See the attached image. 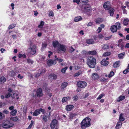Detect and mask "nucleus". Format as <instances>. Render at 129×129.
Returning a JSON list of instances; mask_svg holds the SVG:
<instances>
[{"label": "nucleus", "mask_w": 129, "mask_h": 129, "mask_svg": "<svg viewBox=\"0 0 129 129\" xmlns=\"http://www.w3.org/2000/svg\"><path fill=\"white\" fill-rule=\"evenodd\" d=\"M96 62L95 58L93 56H90L87 59V64L89 67L93 68L95 66Z\"/></svg>", "instance_id": "obj_1"}, {"label": "nucleus", "mask_w": 129, "mask_h": 129, "mask_svg": "<svg viewBox=\"0 0 129 129\" xmlns=\"http://www.w3.org/2000/svg\"><path fill=\"white\" fill-rule=\"evenodd\" d=\"M11 121H4L2 124V126L4 128H8L12 127L14 124Z\"/></svg>", "instance_id": "obj_2"}, {"label": "nucleus", "mask_w": 129, "mask_h": 129, "mask_svg": "<svg viewBox=\"0 0 129 129\" xmlns=\"http://www.w3.org/2000/svg\"><path fill=\"white\" fill-rule=\"evenodd\" d=\"M91 9L90 6L87 5H83L82 7V10L84 12H89Z\"/></svg>", "instance_id": "obj_3"}, {"label": "nucleus", "mask_w": 129, "mask_h": 129, "mask_svg": "<svg viewBox=\"0 0 129 129\" xmlns=\"http://www.w3.org/2000/svg\"><path fill=\"white\" fill-rule=\"evenodd\" d=\"M81 124V128L84 129L89 126L91 124L90 121H82Z\"/></svg>", "instance_id": "obj_4"}, {"label": "nucleus", "mask_w": 129, "mask_h": 129, "mask_svg": "<svg viewBox=\"0 0 129 129\" xmlns=\"http://www.w3.org/2000/svg\"><path fill=\"white\" fill-rule=\"evenodd\" d=\"M77 84L78 87L83 88L86 86L87 83L85 81H80L77 83Z\"/></svg>", "instance_id": "obj_5"}, {"label": "nucleus", "mask_w": 129, "mask_h": 129, "mask_svg": "<svg viewBox=\"0 0 129 129\" xmlns=\"http://www.w3.org/2000/svg\"><path fill=\"white\" fill-rule=\"evenodd\" d=\"M29 49L30 50V54L33 55L36 52V47L35 45H34L32 46V47H30L29 48Z\"/></svg>", "instance_id": "obj_6"}, {"label": "nucleus", "mask_w": 129, "mask_h": 129, "mask_svg": "<svg viewBox=\"0 0 129 129\" xmlns=\"http://www.w3.org/2000/svg\"><path fill=\"white\" fill-rule=\"evenodd\" d=\"M56 63V59L52 60L51 59L48 60L47 62V65L49 67L52 66V64H55Z\"/></svg>", "instance_id": "obj_7"}, {"label": "nucleus", "mask_w": 129, "mask_h": 129, "mask_svg": "<svg viewBox=\"0 0 129 129\" xmlns=\"http://www.w3.org/2000/svg\"><path fill=\"white\" fill-rule=\"evenodd\" d=\"M36 94L37 96L39 97H41L43 96L42 90L41 88H39L37 89L36 91Z\"/></svg>", "instance_id": "obj_8"}, {"label": "nucleus", "mask_w": 129, "mask_h": 129, "mask_svg": "<svg viewBox=\"0 0 129 129\" xmlns=\"http://www.w3.org/2000/svg\"><path fill=\"white\" fill-rule=\"evenodd\" d=\"M103 7L106 10H109L110 8V2H107L105 3L104 4Z\"/></svg>", "instance_id": "obj_9"}, {"label": "nucleus", "mask_w": 129, "mask_h": 129, "mask_svg": "<svg viewBox=\"0 0 129 129\" xmlns=\"http://www.w3.org/2000/svg\"><path fill=\"white\" fill-rule=\"evenodd\" d=\"M66 49L64 45L60 44L58 47L57 50L58 51H62L64 52L66 51Z\"/></svg>", "instance_id": "obj_10"}, {"label": "nucleus", "mask_w": 129, "mask_h": 129, "mask_svg": "<svg viewBox=\"0 0 129 129\" xmlns=\"http://www.w3.org/2000/svg\"><path fill=\"white\" fill-rule=\"evenodd\" d=\"M49 78L52 80H55L57 78V76L54 74H52L48 76Z\"/></svg>", "instance_id": "obj_11"}, {"label": "nucleus", "mask_w": 129, "mask_h": 129, "mask_svg": "<svg viewBox=\"0 0 129 129\" xmlns=\"http://www.w3.org/2000/svg\"><path fill=\"white\" fill-rule=\"evenodd\" d=\"M92 79L94 80L99 79V77L97 73H94L92 74Z\"/></svg>", "instance_id": "obj_12"}, {"label": "nucleus", "mask_w": 129, "mask_h": 129, "mask_svg": "<svg viewBox=\"0 0 129 129\" xmlns=\"http://www.w3.org/2000/svg\"><path fill=\"white\" fill-rule=\"evenodd\" d=\"M110 29L111 31L113 33L116 32L117 29V25H114L112 26Z\"/></svg>", "instance_id": "obj_13"}, {"label": "nucleus", "mask_w": 129, "mask_h": 129, "mask_svg": "<svg viewBox=\"0 0 129 129\" xmlns=\"http://www.w3.org/2000/svg\"><path fill=\"white\" fill-rule=\"evenodd\" d=\"M57 124L56 121H52L50 124L51 127L52 129L54 128Z\"/></svg>", "instance_id": "obj_14"}, {"label": "nucleus", "mask_w": 129, "mask_h": 129, "mask_svg": "<svg viewBox=\"0 0 129 129\" xmlns=\"http://www.w3.org/2000/svg\"><path fill=\"white\" fill-rule=\"evenodd\" d=\"M52 44L54 48L56 47H58L60 45L59 43L56 41H54Z\"/></svg>", "instance_id": "obj_15"}, {"label": "nucleus", "mask_w": 129, "mask_h": 129, "mask_svg": "<svg viewBox=\"0 0 129 129\" xmlns=\"http://www.w3.org/2000/svg\"><path fill=\"white\" fill-rule=\"evenodd\" d=\"M101 64L104 66L107 65L109 63V62L105 59H103L101 62Z\"/></svg>", "instance_id": "obj_16"}, {"label": "nucleus", "mask_w": 129, "mask_h": 129, "mask_svg": "<svg viewBox=\"0 0 129 129\" xmlns=\"http://www.w3.org/2000/svg\"><path fill=\"white\" fill-rule=\"evenodd\" d=\"M74 107V106L72 105H67L66 107V109L67 111H70Z\"/></svg>", "instance_id": "obj_17"}, {"label": "nucleus", "mask_w": 129, "mask_h": 129, "mask_svg": "<svg viewBox=\"0 0 129 129\" xmlns=\"http://www.w3.org/2000/svg\"><path fill=\"white\" fill-rule=\"evenodd\" d=\"M122 125V123L121 121H118L115 127V128L116 129H119L121 126Z\"/></svg>", "instance_id": "obj_18"}, {"label": "nucleus", "mask_w": 129, "mask_h": 129, "mask_svg": "<svg viewBox=\"0 0 129 129\" xmlns=\"http://www.w3.org/2000/svg\"><path fill=\"white\" fill-rule=\"evenodd\" d=\"M6 81V79L4 77L2 76L0 78V84H3Z\"/></svg>", "instance_id": "obj_19"}, {"label": "nucleus", "mask_w": 129, "mask_h": 129, "mask_svg": "<svg viewBox=\"0 0 129 129\" xmlns=\"http://www.w3.org/2000/svg\"><path fill=\"white\" fill-rule=\"evenodd\" d=\"M86 43L88 44H94V42L92 39H89L86 40Z\"/></svg>", "instance_id": "obj_20"}, {"label": "nucleus", "mask_w": 129, "mask_h": 129, "mask_svg": "<svg viewBox=\"0 0 129 129\" xmlns=\"http://www.w3.org/2000/svg\"><path fill=\"white\" fill-rule=\"evenodd\" d=\"M40 114V110L39 109H38L35 111L33 115L34 116H37Z\"/></svg>", "instance_id": "obj_21"}, {"label": "nucleus", "mask_w": 129, "mask_h": 129, "mask_svg": "<svg viewBox=\"0 0 129 129\" xmlns=\"http://www.w3.org/2000/svg\"><path fill=\"white\" fill-rule=\"evenodd\" d=\"M109 10V11L110 14V16H112L114 13V9L112 8H110Z\"/></svg>", "instance_id": "obj_22"}, {"label": "nucleus", "mask_w": 129, "mask_h": 129, "mask_svg": "<svg viewBox=\"0 0 129 129\" xmlns=\"http://www.w3.org/2000/svg\"><path fill=\"white\" fill-rule=\"evenodd\" d=\"M8 73L9 75L12 77L14 76L15 74V73L12 70L10 71Z\"/></svg>", "instance_id": "obj_23"}, {"label": "nucleus", "mask_w": 129, "mask_h": 129, "mask_svg": "<svg viewBox=\"0 0 129 129\" xmlns=\"http://www.w3.org/2000/svg\"><path fill=\"white\" fill-rule=\"evenodd\" d=\"M125 98L124 96H120L118 98L117 100V101L118 102H120L124 99Z\"/></svg>", "instance_id": "obj_24"}, {"label": "nucleus", "mask_w": 129, "mask_h": 129, "mask_svg": "<svg viewBox=\"0 0 129 129\" xmlns=\"http://www.w3.org/2000/svg\"><path fill=\"white\" fill-rule=\"evenodd\" d=\"M17 112V110L16 109H13L10 113V114L12 116L16 115Z\"/></svg>", "instance_id": "obj_25"}, {"label": "nucleus", "mask_w": 129, "mask_h": 129, "mask_svg": "<svg viewBox=\"0 0 129 129\" xmlns=\"http://www.w3.org/2000/svg\"><path fill=\"white\" fill-rule=\"evenodd\" d=\"M82 19V18L80 16H78L75 18L74 20L75 22H76L81 20Z\"/></svg>", "instance_id": "obj_26"}, {"label": "nucleus", "mask_w": 129, "mask_h": 129, "mask_svg": "<svg viewBox=\"0 0 129 129\" xmlns=\"http://www.w3.org/2000/svg\"><path fill=\"white\" fill-rule=\"evenodd\" d=\"M128 22H129V20L127 18L125 19L123 21V24L125 25H127L128 24Z\"/></svg>", "instance_id": "obj_27"}, {"label": "nucleus", "mask_w": 129, "mask_h": 129, "mask_svg": "<svg viewBox=\"0 0 129 129\" xmlns=\"http://www.w3.org/2000/svg\"><path fill=\"white\" fill-rule=\"evenodd\" d=\"M119 120L120 121H124L125 120L123 114L122 113L120 115Z\"/></svg>", "instance_id": "obj_28"}, {"label": "nucleus", "mask_w": 129, "mask_h": 129, "mask_svg": "<svg viewBox=\"0 0 129 129\" xmlns=\"http://www.w3.org/2000/svg\"><path fill=\"white\" fill-rule=\"evenodd\" d=\"M70 99V98L68 96L64 97L62 99V102L64 103L66 102L68 100Z\"/></svg>", "instance_id": "obj_29"}, {"label": "nucleus", "mask_w": 129, "mask_h": 129, "mask_svg": "<svg viewBox=\"0 0 129 129\" xmlns=\"http://www.w3.org/2000/svg\"><path fill=\"white\" fill-rule=\"evenodd\" d=\"M103 20V19L102 18H98L96 20L95 22L96 23H99L102 22Z\"/></svg>", "instance_id": "obj_30"}, {"label": "nucleus", "mask_w": 129, "mask_h": 129, "mask_svg": "<svg viewBox=\"0 0 129 129\" xmlns=\"http://www.w3.org/2000/svg\"><path fill=\"white\" fill-rule=\"evenodd\" d=\"M68 83L66 82H64L61 85V88L64 89L67 86Z\"/></svg>", "instance_id": "obj_31"}, {"label": "nucleus", "mask_w": 129, "mask_h": 129, "mask_svg": "<svg viewBox=\"0 0 129 129\" xmlns=\"http://www.w3.org/2000/svg\"><path fill=\"white\" fill-rule=\"evenodd\" d=\"M88 53L91 55H94L96 54V52L95 50H93L89 52Z\"/></svg>", "instance_id": "obj_32"}, {"label": "nucleus", "mask_w": 129, "mask_h": 129, "mask_svg": "<svg viewBox=\"0 0 129 129\" xmlns=\"http://www.w3.org/2000/svg\"><path fill=\"white\" fill-rule=\"evenodd\" d=\"M125 53L123 52L120 54H119L118 57L119 58L122 59L123 58V56L124 55Z\"/></svg>", "instance_id": "obj_33"}, {"label": "nucleus", "mask_w": 129, "mask_h": 129, "mask_svg": "<svg viewBox=\"0 0 129 129\" xmlns=\"http://www.w3.org/2000/svg\"><path fill=\"white\" fill-rule=\"evenodd\" d=\"M119 63V61H117L115 62L113 64L114 67L117 68L118 67Z\"/></svg>", "instance_id": "obj_34"}, {"label": "nucleus", "mask_w": 129, "mask_h": 129, "mask_svg": "<svg viewBox=\"0 0 129 129\" xmlns=\"http://www.w3.org/2000/svg\"><path fill=\"white\" fill-rule=\"evenodd\" d=\"M111 53L110 52H106L104 53L103 55L104 56H106L110 55Z\"/></svg>", "instance_id": "obj_35"}, {"label": "nucleus", "mask_w": 129, "mask_h": 129, "mask_svg": "<svg viewBox=\"0 0 129 129\" xmlns=\"http://www.w3.org/2000/svg\"><path fill=\"white\" fill-rule=\"evenodd\" d=\"M44 24V22L43 21H41V22L40 24L38 26V27L40 28H42Z\"/></svg>", "instance_id": "obj_36"}, {"label": "nucleus", "mask_w": 129, "mask_h": 129, "mask_svg": "<svg viewBox=\"0 0 129 129\" xmlns=\"http://www.w3.org/2000/svg\"><path fill=\"white\" fill-rule=\"evenodd\" d=\"M11 120H12L13 121H17L18 120V118L17 116L11 117L10 118Z\"/></svg>", "instance_id": "obj_37"}, {"label": "nucleus", "mask_w": 129, "mask_h": 129, "mask_svg": "<svg viewBox=\"0 0 129 129\" xmlns=\"http://www.w3.org/2000/svg\"><path fill=\"white\" fill-rule=\"evenodd\" d=\"M76 115V114L71 113L70 115V118L71 119H72Z\"/></svg>", "instance_id": "obj_38"}, {"label": "nucleus", "mask_w": 129, "mask_h": 129, "mask_svg": "<svg viewBox=\"0 0 129 129\" xmlns=\"http://www.w3.org/2000/svg\"><path fill=\"white\" fill-rule=\"evenodd\" d=\"M109 46L107 45H104V46L102 47V48L103 49H106L109 48Z\"/></svg>", "instance_id": "obj_39"}, {"label": "nucleus", "mask_w": 129, "mask_h": 129, "mask_svg": "<svg viewBox=\"0 0 129 129\" xmlns=\"http://www.w3.org/2000/svg\"><path fill=\"white\" fill-rule=\"evenodd\" d=\"M67 69H68V67H66L65 68L62 69L61 70V71L62 73H65L66 70Z\"/></svg>", "instance_id": "obj_40"}, {"label": "nucleus", "mask_w": 129, "mask_h": 129, "mask_svg": "<svg viewBox=\"0 0 129 129\" xmlns=\"http://www.w3.org/2000/svg\"><path fill=\"white\" fill-rule=\"evenodd\" d=\"M5 117V115L2 113L0 112V120L4 118Z\"/></svg>", "instance_id": "obj_41"}, {"label": "nucleus", "mask_w": 129, "mask_h": 129, "mask_svg": "<svg viewBox=\"0 0 129 129\" xmlns=\"http://www.w3.org/2000/svg\"><path fill=\"white\" fill-rule=\"evenodd\" d=\"M27 62L28 63H30L31 64H33V61L31 59H27Z\"/></svg>", "instance_id": "obj_42"}, {"label": "nucleus", "mask_w": 129, "mask_h": 129, "mask_svg": "<svg viewBox=\"0 0 129 129\" xmlns=\"http://www.w3.org/2000/svg\"><path fill=\"white\" fill-rule=\"evenodd\" d=\"M12 94L10 93V92H8L7 94H6L5 97L7 98L9 97Z\"/></svg>", "instance_id": "obj_43"}, {"label": "nucleus", "mask_w": 129, "mask_h": 129, "mask_svg": "<svg viewBox=\"0 0 129 129\" xmlns=\"http://www.w3.org/2000/svg\"><path fill=\"white\" fill-rule=\"evenodd\" d=\"M31 123L30 124L29 126L27 128L28 129L30 128L33 126L34 124V121H31Z\"/></svg>", "instance_id": "obj_44"}, {"label": "nucleus", "mask_w": 129, "mask_h": 129, "mask_svg": "<svg viewBox=\"0 0 129 129\" xmlns=\"http://www.w3.org/2000/svg\"><path fill=\"white\" fill-rule=\"evenodd\" d=\"M15 24H12L10 25L9 27V29H12L14 28L15 26Z\"/></svg>", "instance_id": "obj_45"}, {"label": "nucleus", "mask_w": 129, "mask_h": 129, "mask_svg": "<svg viewBox=\"0 0 129 129\" xmlns=\"http://www.w3.org/2000/svg\"><path fill=\"white\" fill-rule=\"evenodd\" d=\"M105 95V94L104 93H102L101 95H100L99 97L97 98L98 100H100Z\"/></svg>", "instance_id": "obj_46"}, {"label": "nucleus", "mask_w": 129, "mask_h": 129, "mask_svg": "<svg viewBox=\"0 0 129 129\" xmlns=\"http://www.w3.org/2000/svg\"><path fill=\"white\" fill-rule=\"evenodd\" d=\"M129 72V68L128 67L125 70L123 71V73L124 74H126Z\"/></svg>", "instance_id": "obj_47"}, {"label": "nucleus", "mask_w": 129, "mask_h": 129, "mask_svg": "<svg viewBox=\"0 0 129 129\" xmlns=\"http://www.w3.org/2000/svg\"><path fill=\"white\" fill-rule=\"evenodd\" d=\"M39 110H40V112H41L43 114H44L45 113V111L44 109H42V108H40L39 109Z\"/></svg>", "instance_id": "obj_48"}, {"label": "nucleus", "mask_w": 129, "mask_h": 129, "mask_svg": "<svg viewBox=\"0 0 129 129\" xmlns=\"http://www.w3.org/2000/svg\"><path fill=\"white\" fill-rule=\"evenodd\" d=\"M114 74V72L112 71L110 72V74L108 75V77L109 78H110Z\"/></svg>", "instance_id": "obj_49"}, {"label": "nucleus", "mask_w": 129, "mask_h": 129, "mask_svg": "<svg viewBox=\"0 0 129 129\" xmlns=\"http://www.w3.org/2000/svg\"><path fill=\"white\" fill-rule=\"evenodd\" d=\"M54 14L53 12L52 11H50L49 13V16H53Z\"/></svg>", "instance_id": "obj_50"}, {"label": "nucleus", "mask_w": 129, "mask_h": 129, "mask_svg": "<svg viewBox=\"0 0 129 129\" xmlns=\"http://www.w3.org/2000/svg\"><path fill=\"white\" fill-rule=\"evenodd\" d=\"M88 121H90L91 120L89 118V117H86L85 119H84L82 121H86V120H88Z\"/></svg>", "instance_id": "obj_51"}, {"label": "nucleus", "mask_w": 129, "mask_h": 129, "mask_svg": "<svg viewBox=\"0 0 129 129\" xmlns=\"http://www.w3.org/2000/svg\"><path fill=\"white\" fill-rule=\"evenodd\" d=\"M116 24V25H117V26H118V29H120L121 27V26L120 25V23L119 22H117Z\"/></svg>", "instance_id": "obj_52"}, {"label": "nucleus", "mask_w": 129, "mask_h": 129, "mask_svg": "<svg viewBox=\"0 0 129 129\" xmlns=\"http://www.w3.org/2000/svg\"><path fill=\"white\" fill-rule=\"evenodd\" d=\"M75 50V49L73 48V47L71 46L70 48V52L71 53L73 52Z\"/></svg>", "instance_id": "obj_53"}, {"label": "nucleus", "mask_w": 129, "mask_h": 129, "mask_svg": "<svg viewBox=\"0 0 129 129\" xmlns=\"http://www.w3.org/2000/svg\"><path fill=\"white\" fill-rule=\"evenodd\" d=\"M3 113H5L6 114H8L9 113V112L7 110H5L3 112Z\"/></svg>", "instance_id": "obj_54"}, {"label": "nucleus", "mask_w": 129, "mask_h": 129, "mask_svg": "<svg viewBox=\"0 0 129 129\" xmlns=\"http://www.w3.org/2000/svg\"><path fill=\"white\" fill-rule=\"evenodd\" d=\"M80 0H73V2H76L77 3V4L79 3L80 2Z\"/></svg>", "instance_id": "obj_55"}, {"label": "nucleus", "mask_w": 129, "mask_h": 129, "mask_svg": "<svg viewBox=\"0 0 129 129\" xmlns=\"http://www.w3.org/2000/svg\"><path fill=\"white\" fill-rule=\"evenodd\" d=\"M93 22H89L87 24V26H91L93 25Z\"/></svg>", "instance_id": "obj_56"}, {"label": "nucleus", "mask_w": 129, "mask_h": 129, "mask_svg": "<svg viewBox=\"0 0 129 129\" xmlns=\"http://www.w3.org/2000/svg\"><path fill=\"white\" fill-rule=\"evenodd\" d=\"M78 97L77 96H75L73 97L74 101H76L78 100Z\"/></svg>", "instance_id": "obj_57"}, {"label": "nucleus", "mask_w": 129, "mask_h": 129, "mask_svg": "<svg viewBox=\"0 0 129 129\" xmlns=\"http://www.w3.org/2000/svg\"><path fill=\"white\" fill-rule=\"evenodd\" d=\"M42 46L43 47H46L47 46V44L45 43H43Z\"/></svg>", "instance_id": "obj_58"}, {"label": "nucleus", "mask_w": 129, "mask_h": 129, "mask_svg": "<svg viewBox=\"0 0 129 129\" xmlns=\"http://www.w3.org/2000/svg\"><path fill=\"white\" fill-rule=\"evenodd\" d=\"M17 77L21 79H22L23 77V76H21V75L20 74H19L18 75Z\"/></svg>", "instance_id": "obj_59"}, {"label": "nucleus", "mask_w": 129, "mask_h": 129, "mask_svg": "<svg viewBox=\"0 0 129 129\" xmlns=\"http://www.w3.org/2000/svg\"><path fill=\"white\" fill-rule=\"evenodd\" d=\"M123 45L121 43H118V46L120 47Z\"/></svg>", "instance_id": "obj_60"}, {"label": "nucleus", "mask_w": 129, "mask_h": 129, "mask_svg": "<svg viewBox=\"0 0 129 129\" xmlns=\"http://www.w3.org/2000/svg\"><path fill=\"white\" fill-rule=\"evenodd\" d=\"M102 29L100 27H98V29L97 30V31L98 30H99V31L98 32V33H99L100 32H101V31Z\"/></svg>", "instance_id": "obj_61"}, {"label": "nucleus", "mask_w": 129, "mask_h": 129, "mask_svg": "<svg viewBox=\"0 0 129 129\" xmlns=\"http://www.w3.org/2000/svg\"><path fill=\"white\" fill-rule=\"evenodd\" d=\"M47 118V117L45 115H44L43 117V119L44 120L46 121Z\"/></svg>", "instance_id": "obj_62"}, {"label": "nucleus", "mask_w": 129, "mask_h": 129, "mask_svg": "<svg viewBox=\"0 0 129 129\" xmlns=\"http://www.w3.org/2000/svg\"><path fill=\"white\" fill-rule=\"evenodd\" d=\"M80 75L79 73L78 72L74 74V76L76 77L77 76H78Z\"/></svg>", "instance_id": "obj_63"}, {"label": "nucleus", "mask_w": 129, "mask_h": 129, "mask_svg": "<svg viewBox=\"0 0 129 129\" xmlns=\"http://www.w3.org/2000/svg\"><path fill=\"white\" fill-rule=\"evenodd\" d=\"M125 48H129V43H127L126 44V45L125 46Z\"/></svg>", "instance_id": "obj_64"}]
</instances>
